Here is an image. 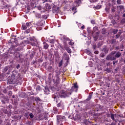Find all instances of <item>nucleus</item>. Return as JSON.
Here are the masks:
<instances>
[{
  "label": "nucleus",
  "mask_w": 125,
  "mask_h": 125,
  "mask_svg": "<svg viewBox=\"0 0 125 125\" xmlns=\"http://www.w3.org/2000/svg\"><path fill=\"white\" fill-rule=\"evenodd\" d=\"M12 97H13V98H14V97H15V96H14V95L12 96Z\"/></svg>",
  "instance_id": "69168bd1"
},
{
  "label": "nucleus",
  "mask_w": 125,
  "mask_h": 125,
  "mask_svg": "<svg viewBox=\"0 0 125 125\" xmlns=\"http://www.w3.org/2000/svg\"><path fill=\"white\" fill-rule=\"evenodd\" d=\"M7 57V54L4 53L2 55H0V59H2V58H6Z\"/></svg>",
  "instance_id": "ddd939ff"
},
{
  "label": "nucleus",
  "mask_w": 125,
  "mask_h": 125,
  "mask_svg": "<svg viewBox=\"0 0 125 125\" xmlns=\"http://www.w3.org/2000/svg\"><path fill=\"white\" fill-rule=\"evenodd\" d=\"M115 54H116V51L111 52L109 55L107 56L106 60L108 61H113V60H116V57H113V55H115Z\"/></svg>",
  "instance_id": "20e7f679"
},
{
  "label": "nucleus",
  "mask_w": 125,
  "mask_h": 125,
  "mask_svg": "<svg viewBox=\"0 0 125 125\" xmlns=\"http://www.w3.org/2000/svg\"><path fill=\"white\" fill-rule=\"evenodd\" d=\"M105 10L106 11V12H108V11H109L110 10L109 9V8H105Z\"/></svg>",
  "instance_id": "a19ab883"
},
{
  "label": "nucleus",
  "mask_w": 125,
  "mask_h": 125,
  "mask_svg": "<svg viewBox=\"0 0 125 125\" xmlns=\"http://www.w3.org/2000/svg\"><path fill=\"white\" fill-rule=\"evenodd\" d=\"M17 69H19V68H20V65L18 64L16 66Z\"/></svg>",
  "instance_id": "37998d69"
},
{
  "label": "nucleus",
  "mask_w": 125,
  "mask_h": 125,
  "mask_svg": "<svg viewBox=\"0 0 125 125\" xmlns=\"http://www.w3.org/2000/svg\"><path fill=\"white\" fill-rule=\"evenodd\" d=\"M21 75L17 72L14 71L11 75V78L8 80V83L9 84L11 83H17V80L20 79Z\"/></svg>",
  "instance_id": "f257e3e1"
},
{
  "label": "nucleus",
  "mask_w": 125,
  "mask_h": 125,
  "mask_svg": "<svg viewBox=\"0 0 125 125\" xmlns=\"http://www.w3.org/2000/svg\"><path fill=\"white\" fill-rule=\"evenodd\" d=\"M36 17H37V18H41L42 17V16L41 15V14H36Z\"/></svg>",
  "instance_id": "c756f323"
},
{
  "label": "nucleus",
  "mask_w": 125,
  "mask_h": 125,
  "mask_svg": "<svg viewBox=\"0 0 125 125\" xmlns=\"http://www.w3.org/2000/svg\"><path fill=\"white\" fill-rule=\"evenodd\" d=\"M36 89L37 90V91H40V90H41V86L38 85L37 86V87L36 88Z\"/></svg>",
  "instance_id": "aec40b11"
},
{
  "label": "nucleus",
  "mask_w": 125,
  "mask_h": 125,
  "mask_svg": "<svg viewBox=\"0 0 125 125\" xmlns=\"http://www.w3.org/2000/svg\"><path fill=\"white\" fill-rule=\"evenodd\" d=\"M44 23H45V21L43 20H41L36 23V29L37 31H41L42 30V27L44 25Z\"/></svg>",
  "instance_id": "7ed1b4c3"
},
{
  "label": "nucleus",
  "mask_w": 125,
  "mask_h": 125,
  "mask_svg": "<svg viewBox=\"0 0 125 125\" xmlns=\"http://www.w3.org/2000/svg\"><path fill=\"white\" fill-rule=\"evenodd\" d=\"M35 100H36V101H41V99L40 98V97H37L35 99Z\"/></svg>",
  "instance_id": "7c9ffc66"
},
{
  "label": "nucleus",
  "mask_w": 125,
  "mask_h": 125,
  "mask_svg": "<svg viewBox=\"0 0 125 125\" xmlns=\"http://www.w3.org/2000/svg\"><path fill=\"white\" fill-rule=\"evenodd\" d=\"M72 88H78V85L77 83H74V86L72 87Z\"/></svg>",
  "instance_id": "393cba45"
},
{
  "label": "nucleus",
  "mask_w": 125,
  "mask_h": 125,
  "mask_svg": "<svg viewBox=\"0 0 125 125\" xmlns=\"http://www.w3.org/2000/svg\"><path fill=\"white\" fill-rule=\"evenodd\" d=\"M93 1H96V0H93Z\"/></svg>",
  "instance_id": "338daca9"
},
{
  "label": "nucleus",
  "mask_w": 125,
  "mask_h": 125,
  "mask_svg": "<svg viewBox=\"0 0 125 125\" xmlns=\"http://www.w3.org/2000/svg\"><path fill=\"white\" fill-rule=\"evenodd\" d=\"M45 7H46V9H49V7H50L49 6V5L48 4V3H46Z\"/></svg>",
  "instance_id": "5701e85b"
},
{
  "label": "nucleus",
  "mask_w": 125,
  "mask_h": 125,
  "mask_svg": "<svg viewBox=\"0 0 125 125\" xmlns=\"http://www.w3.org/2000/svg\"><path fill=\"white\" fill-rule=\"evenodd\" d=\"M94 29H96V30H97V28H96V27H94Z\"/></svg>",
  "instance_id": "e2e57ef3"
},
{
  "label": "nucleus",
  "mask_w": 125,
  "mask_h": 125,
  "mask_svg": "<svg viewBox=\"0 0 125 125\" xmlns=\"http://www.w3.org/2000/svg\"><path fill=\"white\" fill-rule=\"evenodd\" d=\"M95 54H98L99 52H98V51H95Z\"/></svg>",
  "instance_id": "3c124183"
},
{
  "label": "nucleus",
  "mask_w": 125,
  "mask_h": 125,
  "mask_svg": "<svg viewBox=\"0 0 125 125\" xmlns=\"http://www.w3.org/2000/svg\"><path fill=\"white\" fill-rule=\"evenodd\" d=\"M87 53L90 54V52H89V51H87Z\"/></svg>",
  "instance_id": "864d4df0"
},
{
  "label": "nucleus",
  "mask_w": 125,
  "mask_h": 125,
  "mask_svg": "<svg viewBox=\"0 0 125 125\" xmlns=\"http://www.w3.org/2000/svg\"><path fill=\"white\" fill-rule=\"evenodd\" d=\"M89 122V121H86V122H84V124H85V125H87V124H88Z\"/></svg>",
  "instance_id": "de8ad7c7"
},
{
  "label": "nucleus",
  "mask_w": 125,
  "mask_h": 125,
  "mask_svg": "<svg viewBox=\"0 0 125 125\" xmlns=\"http://www.w3.org/2000/svg\"><path fill=\"white\" fill-rule=\"evenodd\" d=\"M110 117L113 121H115V114H111Z\"/></svg>",
  "instance_id": "412c9836"
},
{
  "label": "nucleus",
  "mask_w": 125,
  "mask_h": 125,
  "mask_svg": "<svg viewBox=\"0 0 125 125\" xmlns=\"http://www.w3.org/2000/svg\"><path fill=\"white\" fill-rule=\"evenodd\" d=\"M12 92H11V91H10L9 92V94H12Z\"/></svg>",
  "instance_id": "5fc2aeb1"
},
{
  "label": "nucleus",
  "mask_w": 125,
  "mask_h": 125,
  "mask_svg": "<svg viewBox=\"0 0 125 125\" xmlns=\"http://www.w3.org/2000/svg\"><path fill=\"white\" fill-rule=\"evenodd\" d=\"M18 57H19L20 59H21V54L19 53H18Z\"/></svg>",
  "instance_id": "58836bf2"
},
{
  "label": "nucleus",
  "mask_w": 125,
  "mask_h": 125,
  "mask_svg": "<svg viewBox=\"0 0 125 125\" xmlns=\"http://www.w3.org/2000/svg\"><path fill=\"white\" fill-rule=\"evenodd\" d=\"M46 90H47V91H49V89H46Z\"/></svg>",
  "instance_id": "680f3d73"
},
{
  "label": "nucleus",
  "mask_w": 125,
  "mask_h": 125,
  "mask_svg": "<svg viewBox=\"0 0 125 125\" xmlns=\"http://www.w3.org/2000/svg\"><path fill=\"white\" fill-rule=\"evenodd\" d=\"M58 9H59L58 7L55 6L53 8V10H52L53 13H57V12L58 11Z\"/></svg>",
  "instance_id": "9b49d317"
},
{
  "label": "nucleus",
  "mask_w": 125,
  "mask_h": 125,
  "mask_svg": "<svg viewBox=\"0 0 125 125\" xmlns=\"http://www.w3.org/2000/svg\"><path fill=\"white\" fill-rule=\"evenodd\" d=\"M66 118L64 116L57 115V125H63L62 122L65 121Z\"/></svg>",
  "instance_id": "f03ea898"
},
{
  "label": "nucleus",
  "mask_w": 125,
  "mask_h": 125,
  "mask_svg": "<svg viewBox=\"0 0 125 125\" xmlns=\"http://www.w3.org/2000/svg\"><path fill=\"white\" fill-rule=\"evenodd\" d=\"M10 72H11V69H10V70L8 71V72L7 73V74H9V73H10Z\"/></svg>",
  "instance_id": "603ef678"
},
{
  "label": "nucleus",
  "mask_w": 125,
  "mask_h": 125,
  "mask_svg": "<svg viewBox=\"0 0 125 125\" xmlns=\"http://www.w3.org/2000/svg\"><path fill=\"white\" fill-rule=\"evenodd\" d=\"M77 12V11H76L75 12H74V13H73V14H75V13H76Z\"/></svg>",
  "instance_id": "0e129e2a"
},
{
  "label": "nucleus",
  "mask_w": 125,
  "mask_h": 125,
  "mask_svg": "<svg viewBox=\"0 0 125 125\" xmlns=\"http://www.w3.org/2000/svg\"><path fill=\"white\" fill-rule=\"evenodd\" d=\"M49 42L50 43H54L55 42V40L54 39H51L49 40Z\"/></svg>",
  "instance_id": "4be33fe9"
},
{
  "label": "nucleus",
  "mask_w": 125,
  "mask_h": 125,
  "mask_svg": "<svg viewBox=\"0 0 125 125\" xmlns=\"http://www.w3.org/2000/svg\"><path fill=\"white\" fill-rule=\"evenodd\" d=\"M30 44L32 46H37V45L38 44V42H30Z\"/></svg>",
  "instance_id": "f3484780"
},
{
  "label": "nucleus",
  "mask_w": 125,
  "mask_h": 125,
  "mask_svg": "<svg viewBox=\"0 0 125 125\" xmlns=\"http://www.w3.org/2000/svg\"><path fill=\"white\" fill-rule=\"evenodd\" d=\"M2 103H3V104H4L5 103L4 102V101H1Z\"/></svg>",
  "instance_id": "6e6d98bb"
},
{
  "label": "nucleus",
  "mask_w": 125,
  "mask_h": 125,
  "mask_svg": "<svg viewBox=\"0 0 125 125\" xmlns=\"http://www.w3.org/2000/svg\"><path fill=\"white\" fill-rule=\"evenodd\" d=\"M95 35H96L94 36V40L96 41L97 40H98V38L99 37V32H96Z\"/></svg>",
  "instance_id": "1a4fd4ad"
},
{
  "label": "nucleus",
  "mask_w": 125,
  "mask_h": 125,
  "mask_svg": "<svg viewBox=\"0 0 125 125\" xmlns=\"http://www.w3.org/2000/svg\"><path fill=\"white\" fill-rule=\"evenodd\" d=\"M92 24H95V21H91Z\"/></svg>",
  "instance_id": "49530a36"
},
{
  "label": "nucleus",
  "mask_w": 125,
  "mask_h": 125,
  "mask_svg": "<svg viewBox=\"0 0 125 125\" xmlns=\"http://www.w3.org/2000/svg\"><path fill=\"white\" fill-rule=\"evenodd\" d=\"M3 112L4 114H7V110L6 109H3Z\"/></svg>",
  "instance_id": "c9c22d12"
},
{
  "label": "nucleus",
  "mask_w": 125,
  "mask_h": 125,
  "mask_svg": "<svg viewBox=\"0 0 125 125\" xmlns=\"http://www.w3.org/2000/svg\"><path fill=\"white\" fill-rule=\"evenodd\" d=\"M113 62V65H115V64L116 63V62Z\"/></svg>",
  "instance_id": "052dcab7"
},
{
  "label": "nucleus",
  "mask_w": 125,
  "mask_h": 125,
  "mask_svg": "<svg viewBox=\"0 0 125 125\" xmlns=\"http://www.w3.org/2000/svg\"><path fill=\"white\" fill-rule=\"evenodd\" d=\"M65 50H66L67 52H68V53L71 54L72 53V50H71V48H70L68 46H66L65 48Z\"/></svg>",
  "instance_id": "f8f14e48"
},
{
  "label": "nucleus",
  "mask_w": 125,
  "mask_h": 125,
  "mask_svg": "<svg viewBox=\"0 0 125 125\" xmlns=\"http://www.w3.org/2000/svg\"><path fill=\"white\" fill-rule=\"evenodd\" d=\"M74 10H77V8L76 7H74Z\"/></svg>",
  "instance_id": "bf43d9fd"
},
{
  "label": "nucleus",
  "mask_w": 125,
  "mask_h": 125,
  "mask_svg": "<svg viewBox=\"0 0 125 125\" xmlns=\"http://www.w3.org/2000/svg\"><path fill=\"white\" fill-rule=\"evenodd\" d=\"M57 107H58V108L61 107L62 109H64V107H65V105H64V103H63V102L62 101H61L57 104Z\"/></svg>",
  "instance_id": "423d86ee"
},
{
  "label": "nucleus",
  "mask_w": 125,
  "mask_h": 125,
  "mask_svg": "<svg viewBox=\"0 0 125 125\" xmlns=\"http://www.w3.org/2000/svg\"><path fill=\"white\" fill-rule=\"evenodd\" d=\"M103 50H104V52H105V53H108V49L104 48Z\"/></svg>",
  "instance_id": "b1692460"
},
{
  "label": "nucleus",
  "mask_w": 125,
  "mask_h": 125,
  "mask_svg": "<svg viewBox=\"0 0 125 125\" xmlns=\"http://www.w3.org/2000/svg\"><path fill=\"white\" fill-rule=\"evenodd\" d=\"M115 56L114 57H115V58H120L121 57V55H122V53L120 52H117V53H115Z\"/></svg>",
  "instance_id": "9d476101"
},
{
  "label": "nucleus",
  "mask_w": 125,
  "mask_h": 125,
  "mask_svg": "<svg viewBox=\"0 0 125 125\" xmlns=\"http://www.w3.org/2000/svg\"><path fill=\"white\" fill-rule=\"evenodd\" d=\"M94 49H96V45H93Z\"/></svg>",
  "instance_id": "09e8293b"
},
{
  "label": "nucleus",
  "mask_w": 125,
  "mask_h": 125,
  "mask_svg": "<svg viewBox=\"0 0 125 125\" xmlns=\"http://www.w3.org/2000/svg\"><path fill=\"white\" fill-rule=\"evenodd\" d=\"M6 125H11V124H10V123H7V124H6Z\"/></svg>",
  "instance_id": "4d7b16f0"
},
{
  "label": "nucleus",
  "mask_w": 125,
  "mask_h": 125,
  "mask_svg": "<svg viewBox=\"0 0 125 125\" xmlns=\"http://www.w3.org/2000/svg\"><path fill=\"white\" fill-rule=\"evenodd\" d=\"M92 97V93L89 94V96H88V98L86 99V101H89L90 99H91Z\"/></svg>",
  "instance_id": "2eb2a0df"
},
{
  "label": "nucleus",
  "mask_w": 125,
  "mask_h": 125,
  "mask_svg": "<svg viewBox=\"0 0 125 125\" xmlns=\"http://www.w3.org/2000/svg\"><path fill=\"white\" fill-rule=\"evenodd\" d=\"M118 9H119L120 11H122V10H124V6L123 5H120L117 6Z\"/></svg>",
  "instance_id": "dca6fc26"
},
{
  "label": "nucleus",
  "mask_w": 125,
  "mask_h": 125,
  "mask_svg": "<svg viewBox=\"0 0 125 125\" xmlns=\"http://www.w3.org/2000/svg\"><path fill=\"white\" fill-rule=\"evenodd\" d=\"M49 70H50V72H51L52 70V66H49L48 67Z\"/></svg>",
  "instance_id": "e433bc0d"
},
{
  "label": "nucleus",
  "mask_w": 125,
  "mask_h": 125,
  "mask_svg": "<svg viewBox=\"0 0 125 125\" xmlns=\"http://www.w3.org/2000/svg\"><path fill=\"white\" fill-rule=\"evenodd\" d=\"M63 39H64V40H66V41H69V38H68L64 37Z\"/></svg>",
  "instance_id": "c03bdc74"
},
{
  "label": "nucleus",
  "mask_w": 125,
  "mask_h": 125,
  "mask_svg": "<svg viewBox=\"0 0 125 125\" xmlns=\"http://www.w3.org/2000/svg\"><path fill=\"white\" fill-rule=\"evenodd\" d=\"M54 84L57 85V84H59L60 83V78H59V76L57 77V79L56 81H54Z\"/></svg>",
  "instance_id": "0eeeda50"
},
{
  "label": "nucleus",
  "mask_w": 125,
  "mask_h": 125,
  "mask_svg": "<svg viewBox=\"0 0 125 125\" xmlns=\"http://www.w3.org/2000/svg\"><path fill=\"white\" fill-rule=\"evenodd\" d=\"M117 33H118V30L117 29H114L113 30V34L116 35V34H117Z\"/></svg>",
  "instance_id": "a878e982"
},
{
  "label": "nucleus",
  "mask_w": 125,
  "mask_h": 125,
  "mask_svg": "<svg viewBox=\"0 0 125 125\" xmlns=\"http://www.w3.org/2000/svg\"><path fill=\"white\" fill-rule=\"evenodd\" d=\"M121 32L119 33V34H117L116 35V39H119L120 38V36H121Z\"/></svg>",
  "instance_id": "c85d7f7f"
},
{
  "label": "nucleus",
  "mask_w": 125,
  "mask_h": 125,
  "mask_svg": "<svg viewBox=\"0 0 125 125\" xmlns=\"http://www.w3.org/2000/svg\"><path fill=\"white\" fill-rule=\"evenodd\" d=\"M26 25L28 28H30V27H31V22H27Z\"/></svg>",
  "instance_id": "6ab92c4d"
},
{
  "label": "nucleus",
  "mask_w": 125,
  "mask_h": 125,
  "mask_svg": "<svg viewBox=\"0 0 125 125\" xmlns=\"http://www.w3.org/2000/svg\"><path fill=\"white\" fill-rule=\"evenodd\" d=\"M22 28L23 30H27V29H28V27H27L26 24H22Z\"/></svg>",
  "instance_id": "a211bd4d"
},
{
  "label": "nucleus",
  "mask_w": 125,
  "mask_h": 125,
  "mask_svg": "<svg viewBox=\"0 0 125 125\" xmlns=\"http://www.w3.org/2000/svg\"><path fill=\"white\" fill-rule=\"evenodd\" d=\"M7 70H8V66H5L4 68V70L5 71V72H7Z\"/></svg>",
  "instance_id": "72a5a7b5"
},
{
  "label": "nucleus",
  "mask_w": 125,
  "mask_h": 125,
  "mask_svg": "<svg viewBox=\"0 0 125 125\" xmlns=\"http://www.w3.org/2000/svg\"><path fill=\"white\" fill-rule=\"evenodd\" d=\"M117 4H121L122 3L121 0H117Z\"/></svg>",
  "instance_id": "473e14b6"
},
{
  "label": "nucleus",
  "mask_w": 125,
  "mask_h": 125,
  "mask_svg": "<svg viewBox=\"0 0 125 125\" xmlns=\"http://www.w3.org/2000/svg\"><path fill=\"white\" fill-rule=\"evenodd\" d=\"M105 57V55L104 54H101V57H102L103 58Z\"/></svg>",
  "instance_id": "79ce46f5"
},
{
  "label": "nucleus",
  "mask_w": 125,
  "mask_h": 125,
  "mask_svg": "<svg viewBox=\"0 0 125 125\" xmlns=\"http://www.w3.org/2000/svg\"><path fill=\"white\" fill-rule=\"evenodd\" d=\"M16 41V39H15V38H12V39H11V42H15Z\"/></svg>",
  "instance_id": "f704fd0d"
},
{
  "label": "nucleus",
  "mask_w": 125,
  "mask_h": 125,
  "mask_svg": "<svg viewBox=\"0 0 125 125\" xmlns=\"http://www.w3.org/2000/svg\"><path fill=\"white\" fill-rule=\"evenodd\" d=\"M69 45H74V42H73V41H70V42H69Z\"/></svg>",
  "instance_id": "bb28decb"
},
{
  "label": "nucleus",
  "mask_w": 125,
  "mask_h": 125,
  "mask_svg": "<svg viewBox=\"0 0 125 125\" xmlns=\"http://www.w3.org/2000/svg\"><path fill=\"white\" fill-rule=\"evenodd\" d=\"M29 117L31 118V119H33V118H34V115L33 113H30L29 114Z\"/></svg>",
  "instance_id": "2f4dec72"
},
{
  "label": "nucleus",
  "mask_w": 125,
  "mask_h": 125,
  "mask_svg": "<svg viewBox=\"0 0 125 125\" xmlns=\"http://www.w3.org/2000/svg\"><path fill=\"white\" fill-rule=\"evenodd\" d=\"M122 23H125V19H123L121 21Z\"/></svg>",
  "instance_id": "ea45409f"
},
{
  "label": "nucleus",
  "mask_w": 125,
  "mask_h": 125,
  "mask_svg": "<svg viewBox=\"0 0 125 125\" xmlns=\"http://www.w3.org/2000/svg\"><path fill=\"white\" fill-rule=\"evenodd\" d=\"M115 48L116 49H119V47H116Z\"/></svg>",
  "instance_id": "13d9d810"
},
{
  "label": "nucleus",
  "mask_w": 125,
  "mask_h": 125,
  "mask_svg": "<svg viewBox=\"0 0 125 125\" xmlns=\"http://www.w3.org/2000/svg\"><path fill=\"white\" fill-rule=\"evenodd\" d=\"M124 62L125 63V59H124Z\"/></svg>",
  "instance_id": "774afa93"
},
{
  "label": "nucleus",
  "mask_w": 125,
  "mask_h": 125,
  "mask_svg": "<svg viewBox=\"0 0 125 125\" xmlns=\"http://www.w3.org/2000/svg\"><path fill=\"white\" fill-rule=\"evenodd\" d=\"M81 29H82V30H83V29H84V25H83V26L81 27Z\"/></svg>",
  "instance_id": "a18cd8bd"
},
{
  "label": "nucleus",
  "mask_w": 125,
  "mask_h": 125,
  "mask_svg": "<svg viewBox=\"0 0 125 125\" xmlns=\"http://www.w3.org/2000/svg\"><path fill=\"white\" fill-rule=\"evenodd\" d=\"M122 17L125 18V13L123 14Z\"/></svg>",
  "instance_id": "8fccbe9b"
},
{
  "label": "nucleus",
  "mask_w": 125,
  "mask_h": 125,
  "mask_svg": "<svg viewBox=\"0 0 125 125\" xmlns=\"http://www.w3.org/2000/svg\"><path fill=\"white\" fill-rule=\"evenodd\" d=\"M43 44H44L43 48L44 49H47L49 46L48 44H47L46 42H43Z\"/></svg>",
  "instance_id": "4468645a"
},
{
  "label": "nucleus",
  "mask_w": 125,
  "mask_h": 125,
  "mask_svg": "<svg viewBox=\"0 0 125 125\" xmlns=\"http://www.w3.org/2000/svg\"><path fill=\"white\" fill-rule=\"evenodd\" d=\"M42 18H43V19H45V20L47 19V16H46V15H43V16H42Z\"/></svg>",
  "instance_id": "cd10ccee"
},
{
  "label": "nucleus",
  "mask_w": 125,
  "mask_h": 125,
  "mask_svg": "<svg viewBox=\"0 0 125 125\" xmlns=\"http://www.w3.org/2000/svg\"><path fill=\"white\" fill-rule=\"evenodd\" d=\"M69 94L71 95V93H70L69 94L67 93L66 91L64 90H62L61 91V94L60 95L61 97H67V96H68Z\"/></svg>",
  "instance_id": "39448f33"
},
{
  "label": "nucleus",
  "mask_w": 125,
  "mask_h": 125,
  "mask_svg": "<svg viewBox=\"0 0 125 125\" xmlns=\"http://www.w3.org/2000/svg\"><path fill=\"white\" fill-rule=\"evenodd\" d=\"M115 8L114 7H113L111 8V11H112V12H113V13L115 12Z\"/></svg>",
  "instance_id": "4c0bfd02"
},
{
  "label": "nucleus",
  "mask_w": 125,
  "mask_h": 125,
  "mask_svg": "<svg viewBox=\"0 0 125 125\" xmlns=\"http://www.w3.org/2000/svg\"><path fill=\"white\" fill-rule=\"evenodd\" d=\"M83 0H75L74 1L75 4H76V6H79L81 3H82V1Z\"/></svg>",
  "instance_id": "6e6552de"
}]
</instances>
